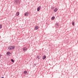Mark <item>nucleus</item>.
I'll use <instances>...</instances> for the list:
<instances>
[{"label": "nucleus", "instance_id": "obj_1", "mask_svg": "<svg viewBox=\"0 0 78 78\" xmlns=\"http://www.w3.org/2000/svg\"><path fill=\"white\" fill-rule=\"evenodd\" d=\"M20 1L19 0H16L14 2V4L15 5H20Z\"/></svg>", "mask_w": 78, "mask_h": 78}, {"label": "nucleus", "instance_id": "obj_2", "mask_svg": "<svg viewBox=\"0 0 78 78\" xmlns=\"http://www.w3.org/2000/svg\"><path fill=\"white\" fill-rule=\"evenodd\" d=\"M8 48L9 50H12V49H14V48H15V47L10 46Z\"/></svg>", "mask_w": 78, "mask_h": 78}, {"label": "nucleus", "instance_id": "obj_3", "mask_svg": "<svg viewBox=\"0 0 78 78\" xmlns=\"http://www.w3.org/2000/svg\"><path fill=\"white\" fill-rule=\"evenodd\" d=\"M23 51L24 52H25L27 51V48L26 47H24L23 48Z\"/></svg>", "mask_w": 78, "mask_h": 78}, {"label": "nucleus", "instance_id": "obj_4", "mask_svg": "<svg viewBox=\"0 0 78 78\" xmlns=\"http://www.w3.org/2000/svg\"><path fill=\"white\" fill-rule=\"evenodd\" d=\"M6 54L7 56H10V55H11V53L9 51L7 52Z\"/></svg>", "mask_w": 78, "mask_h": 78}, {"label": "nucleus", "instance_id": "obj_5", "mask_svg": "<svg viewBox=\"0 0 78 78\" xmlns=\"http://www.w3.org/2000/svg\"><path fill=\"white\" fill-rule=\"evenodd\" d=\"M41 8V6H39V7H38L37 8V11H39L40 10V9Z\"/></svg>", "mask_w": 78, "mask_h": 78}, {"label": "nucleus", "instance_id": "obj_6", "mask_svg": "<svg viewBox=\"0 0 78 78\" xmlns=\"http://www.w3.org/2000/svg\"><path fill=\"white\" fill-rule=\"evenodd\" d=\"M35 29L36 30H37L39 29V27H38V26H36L35 27Z\"/></svg>", "mask_w": 78, "mask_h": 78}, {"label": "nucleus", "instance_id": "obj_7", "mask_svg": "<svg viewBox=\"0 0 78 78\" xmlns=\"http://www.w3.org/2000/svg\"><path fill=\"white\" fill-rule=\"evenodd\" d=\"M58 8H55L54 10V12H57V11H58Z\"/></svg>", "mask_w": 78, "mask_h": 78}, {"label": "nucleus", "instance_id": "obj_8", "mask_svg": "<svg viewBox=\"0 0 78 78\" xmlns=\"http://www.w3.org/2000/svg\"><path fill=\"white\" fill-rule=\"evenodd\" d=\"M46 58V55H44L42 58V59H45Z\"/></svg>", "mask_w": 78, "mask_h": 78}, {"label": "nucleus", "instance_id": "obj_9", "mask_svg": "<svg viewBox=\"0 0 78 78\" xmlns=\"http://www.w3.org/2000/svg\"><path fill=\"white\" fill-rule=\"evenodd\" d=\"M29 13V12H27L26 13L24 14L25 16H27L28 15V14Z\"/></svg>", "mask_w": 78, "mask_h": 78}, {"label": "nucleus", "instance_id": "obj_10", "mask_svg": "<svg viewBox=\"0 0 78 78\" xmlns=\"http://www.w3.org/2000/svg\"><path fill=\"white\" fill-rule=\"evenodd\" d=\"M72 23L73 26H74L75 25V22H74V21H73L72 22Z\"/></svg>", "mask_w": 78, "mask_h": 78}, {"label": "nucleus", "instance_id": "obj_11", "mask_svg": "<svg viewBox=\"0 0 78 78\" xmlns=\"http://www.w3.org/2000/svg\"><path fill=\"white\" fill-rule=\"evenodd\" d=\"M19 15V12H17L16 13V16H18Z\"/></svg>", "mask_w": 78, "mask_h": 78}, {"label": "nucleus", "instance_id": "obj_12", "mask_svg": "<svg viewBox=\"0 0 78 78\" xmlns=\"http://www.w3.org/2000/svg\"><path fill=\"white\" fill-rule=\"evenodd\" d=\"M51 19L52 20H55V16H52L51 18Z\"/></svg>", "mask_w": 78, "mask_h": 78}, {"label": "nucleus", "instance_id": "obj_13", "mask_svg": "<svg viewBox=\"0 0 78 78\" xmlns=\"http://www.w3.org/2000/svg\"><path fill=\"white\" fill-rule=\"evenodd\" d=\"M24 74H27V71H25L24 72Z\"/></svg>", "mask_w": 78, "mask_h": 78}, {"label": "nucleus", "instance_id": "obj_14", "mask_svg": "<svg viewBox=\"0 0 78 78\" xmlns=\"http://www.w3.org/2000/svg\"><path fill=\"white\" fill-rule=\"evenodd\" d=\"M37 59H40V58H39V56H37Z\"/></svg>", "mask_w": 78, "mask_h": 78}, {"label": "nucleus", "instance_id": "obj_15", "mask_svg": "<svg viewBox=\"0 0 78 78\" xmlns=\"http://www.w3.org/2000/svg\"><path fill=\"white\" fill-rule=\"evenodd\" d=\"M55 25H56V26H59V24H58V23H56L55 24Z\"/></svg>", "mask_w": 78, "mask_h": 78}, {"label": "nucleus", "instance_id": "obj_16", "mask_svg": "<svg viewBox=\"0 0 78 78\" xmlns=\"http://www.w3.org/2000/svg\"><path fill=\"white\" fill-rule=\"evenodd\" d=\"M11 61H12V62H14V61L13 60V59H11Z\"/></svg>", "mask_w": 78, "mask_h": 78}, {"label": "nucleus", "instance_id": "obj_17", "mask_svg": "<svg viewBox=\"0 0 78 78\" xmlns=\"http://www.w3.org/2000/svg\"><path fill=\"white\" fill-rule=\"evenodd\" d=\"M2 27V25H0V29H1Z\"/></svg>", "mask_w": 78, "mask_h": 78}, {"label": "nucleus", "instance_id": "obj_18", "mask_svg": "<svg viewBox=\"0 0 78 78\" xmlns=\"http://www.w3.org/2000/svg\"><path fill=\"white\" fill-rule=\"evenodd\" d=\"M54 8H55V7H51V9H54Z\"/></svg>", "mask_w": 78, "mask_h": 78}, {"label": "nucleus", "instance_id": "obj_19", "mask_svg": "<svg viewBox=\"0 0 78 78\" xmlns=\"http://www.w3.org/2000/svg\"><path fill=\"white\" fill-rule=\"evenodd\" d=\"M33 66H36V64H34L33 65Z\"/></svg>", "mask_w": 78, "mask_h": 78}, {"label": "nucleus", "instance_id": "obj_20", "mask_svg": "<svg viewBox=\"0 0 78 78\" xmlns=\"http://www.w3.org/2000/svg\"><path fill=\"white\" fill-rule=\"evenodd\" d=\"M1 56H2V55H0V58H1Z\"/></svg>", "mask_w": 78, "mask_h": 78}, {"label": "nucleus", "instance_id": "obj_21", "mask_svg": "<svg viewBox=\"0 0 78 78\" xmlns=\"http://www.w3.org/2000/svg\"><path fill=\"white\" fill-rule=\"evenodd\" d=\"M1 78H4V77H1Z\"/></svg>", "mask_w": 78, "mask_h": 78}, {"label": "nucleus", "instance_id": "obj_22", "mask_svg": "<svg viewBox=\"0 0 78 78\" xmlns=\"http://www.w3.org/2000/svg\"><path fill=\"white\" fill-rule=\"evenodd\" d=\"M49 64L50 65V64Z\"/></svg>", "mask_w": 78, "mask_h": 78}]
</instances>
